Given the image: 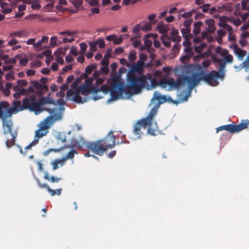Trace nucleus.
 Wrapping results in <instances>:
<instances>
[{
    "label": "nucleus",
    "instance_id": "nucleus-1",
    "mask_svg": "<svg viewBox=\"0 0 249 249\" xmlns=\"http://www.w3.org/2000/svg\"><path fill=\"white\" fill-rule=\"evenodd\" d=\"M178 71L180 73H178L179 76L176 81L173 78H170L165 81H161L160 84L164 87H166L168 85L170 89L180 90L187 83L188 89L185 95H184V92H181L178 95L179 101L182 102L187 100L191 95L193 88L199 85L201 80L203 79L210 85L215 86L219 84L218 79H223L225 76V71L219 70L218 71H212L210 72L204 74L202 77H201L200 74L197 72L193 73L189 75L186 67L181 68Z\"/></svg>",
    "mask_w": 249,
    "mask_h": 249
},
{
    "label": "nucleus",
    "instance_id": "nucleus-2",
    "mask_svg": "<svg viewBox=\"0 0 249 249\" xmlns=\"http://www.w3.org/2000/svg\"><path fill=\"white\" fill-rule=\"evenodd\" d=\"M112 99L124 98L126 96L138 94L141 91L140 76L137 77L132 72L127 75V86L116 78L108 80Z\"/></svg>",
    "mask_w": 249,
    "mask_h": 249
},
{
    "label": "nucleus",
    "instance_id": "nucleus-3",
    "mask_svg": "<svg viewBox=\"0 0 249 249\" xmlns=\"http://www.w3.org/2000/svg\"><path fill=\"white\" fill-rule=\"evenodd\" d=\"M103 92V94L106 95L109 92H110V86L109 84L103 85L100 88L91 89L86 86L82 85L77 87L73 84L71 86V89L67 92V96L70 100L78 103H83L88 100V95L91 92L94 94L93 99L95 101L102 98V95H99V92Z\"/></svg>",
    "mask_w": 249,
    "mask_h": 249
},
{
    "label": "nucleus",
    "instance_id": "nucleus-4",
    "mask_svg": "<svg viewBox=\"0 0 249 249\" xmlns=\"http://www.w3.org/2000/svg\"><path fill=\"white\" fill-rule=\"evenodd\" d=\"M47 111L50 115L41 121L37 125L38 129L35 132L33 144H37L38 140L49 133V128L54 122L61 119V114L58 112L57 109H48Z\"/></svg>",
    "mask_w": 249,
    "mask_h": 249
},
{
    "label": "nucleus",
    "instance_id": "nucleus-5",
    "mask_svg": "<svg viewBox=\"0 0 249 249\" xmlns=\"http://www.w3.org/2000/svg\"><path fill=\"white\" fill-rule=\"evenodd\" d=\"M84 145L94 154L102 156L108 149L115 146V136L113 132L110 131L106 138L92 142H85Z\"/></svg>",
    "mask_w": 249,
    "mask_h": 249
},
{
    "label": "nucleus",
    "instance_id": "nucleus-6",
    "mask_svg": "<svg viewBox=\"0 0 249 249\" xmlns=\"http://www.w3.org/2000/svg\"><path fill=\"white\" fill-rule=\"evenodd\" d=\"M149 113L146 118L138 121L134 125L133 132L137 138H140L143 132L147 129V133L152 136L156 135L158 127L154 121L155 117Z\"/></svg>",
    "mask_w": 249,
    "mask_h": 249
},
{
    "label": "nucleus",
    "instance_id": "nucleus-7",
    "mask_svg": "<svg viewBox=\"0 0 249 249\" xmlns=\"http://www.w3.org/2000/svg\"><path fill=\"white\" fill-rule=\"evenodd\" d=\"M9 107V104L7 102L0 103V118L2 121V127L4 130V133L7 134L10 133L11 139H7L6 141V145L7 147H10L15 143L17 134L12 132V127L13 126V122L10 118L4 116V111L2 108H7Z\"/></svg>",
    "mask_w": 249,
    "mask_h": 249
},
{
    "label": "nucleus",
    "instance_id": "nucleus-8",
    "mask_svg": "<svg viewBox=\"0 0 249 249\" xmlns=\"http://www.w3.org/2000/svg\"><path fill=\"white\" fill-rule=\"evenodd\" d=\"M24 105L26 107L30 108V111H34L35 114L37 115L46 109L43 106L46 104H54L55 101L48 98H42L36 99L34 95L30 96V99H26L24 101ZM46 110L47 111V109Z\"/></svg>",
    "mask_w": 249,
    "mask_h": 249
},
{
    "label": "nucleus",
    "instance_id": "nucleus-9",
    "mask_svg": "<svg viewBox=\"0 0 249 249\" xmlns=\"http://www.w3.org/2000/svg\"><path fill=\"white\" fill-rule=\"evenodd\" d=\"M215 52L219 54L221 56L224 57L223 60L220 58H217L216 57H213V60L214 62L219 64L218 70L219 71H225V68L226 63H231L233 62V57L231 54H229V51L225 49H223L221 47H217L215 49Z\"/></svg>",
    "mask_w": 249,
    "mask_h": 249
},
{
    "label": "nucleus",
    "instance_id": "nucleus-10",
    "mask_svg": "<svg viewBox=\"0 0 249 249\" xmlns=\"http://www.w3.org/2000/svg\"><path fill=\"white\" fill-rule=\"evenodd\" d=\"M167 101L170 102H173L172 98L170 96L167 97L166 95H162L158 91H155L153 96L151 100V103L149 104V106H150L152 104H154L149 112V113L151 114L150 115H153V116L155 117L160 105L166 102Z\"/></svg>",
    "mask_w": 249,
    "mask_h": 249
},
{
    "label": "nucleus",
    "instance_id": "nucleus-11",
    "mask_svg": "<svg viewBox=\"0 0 249 249\" xmlns=\"http://www.w3.org/2000/svg\"><path fill=\"white\" fill-rule=\"evenodd\" d=\"M170 78H171L170 77ZM169 79H170V78L166 79H160L159 81V82H158L157 79L155 77H153L150 73H147L146 75H142L140 76L141 90L143 88H146L148 90L157 87L158 85H160L161 87L164 88H167L168 90H170L168 85L166 87H164L160 84V82L161 81H165Z\"/></svg>",
    "mask_w": 249,
    "mask_h": 249
},
{
    "label": "nucleus",
    "instance_id": "nucleus-12",
    "mask_svg": "<svg viewBox=\"0 0 249 249\" xmlns=\"http://www.w3.org/2000/svg\"><path fill=\"white\" fill-rule=\"evenodd\" d=\"M170 78H171L170 77ZM169 79H170V78L166 79H160L159 81V82H158L157 79L155 77H153L150 73H147L146 75H142L140 76L141 90L143 88H146L148 90L157 87L158 85H160L161 87L164 88H167L168 90H170L168 85L166 87H164L160 84V82L161 81H165Z\"/></svg>",
    "mask_w": 249,
    "mask_h": 249
},
{
    "label": "nucleus",
    "instance_id": "nucleus-13",
    "mask_svg": "<svg viewBox=\"0 0 249 249\" xmlns=\"http://www.w3.org/2000/svg\"><path fill=\"white\" fill-rule=\"evenodd\" d=\"M249 125V120H243L238 124H232L219 126L216 128V132L218 133L219 131L226 130L231 133H235L248 128Z\"/></svg>",
    "mask_w": 249,
    "mask_h": 249
},
{
    "label": "nucleus",
    "instance_id": "nucleus-14",
    "mask_svg": "<svg viewBox=\"0 0 249 249\" xmlns=\"http://www.w3.org/2000/svg\"><path fill=\"white\" fill-rule=\"evenodd\" d=\"M31 83L32 86L30 87H33L34 92L35 91V89L36 93L39 95H41L48 89L47 86L42 84L37 81H31Z\"/></svg>",
    "mask_w": 249,
    "mask_h": 249
},
{
    "label": "nucleus",
    "instance_id": "nucleus-15",
    "mask_svg": "<svg viewBox=\"0 0 249 249\" xmlns=\"http://www.w3.org/2000/svg\"><path fill=\"white\" fill-rule=\"evenodd\" d=\"M49 41V37L44 36L42 38L34 44V49L35 51H39L46 48L45 45Z\"/></svg>",
    "mask_w": 249,
    "mask_h": 249
},
{
    "label": "nucleus",
    "instance_id": "nucleus-16",
    "mask_svg": "<svg viewBox=\"0 0 249 249\" xmlns=\"http://www.w3.org/2000/svg\"><path fill=\"white\" fill-rule=\"evenodd\" d=\"M231 48L233 49L234 53L237 56L238 59L240 60H243L247 54L246 51L239 48L236 44H233Z\"/></svg>",
    "mask_w": 249,
    "mask_h": 249
},
{
    "label": "nucleus",
    "instance_id": "nucleus-17",
    "mask_svg": "<svg viewBox=\"0 0 249 249\" xmlns=\"http://www.w3.org/2000/svg\"><path fill=\"white\" fill-rule=\"evenodd\" d=\"M129 71L128 72H132L134 73L137 72L138 73H142L143 72L144 64L140 62L137 61L136 63H133L131 66Z\"/></svg>",
    "mask_w": 249,
    "mask_h": 249
},
{
    "label": "nucleus",
    "instance_id": "nucleus-18",
    "mask_svg": "<svg viewBox=\"0 0 249 249\" xmlns=\"http://www.w3.org/2000/svg\"><path fill=\"white\" fill-rule=\"evenodd\" d=\"M13 89L14 91L20 92V93H22L23 95H26L30 93H34L33 87H29L27 89H25L19 86L18 84L17 85L13 87Z\"/></svg>",
    "mask_w": 249,
    "mask_h": 249
},
{
    "label": "nucleus",
    "instance_id": "nucleus-19",
    "mask_svg": "<svg viewBox=\"0 0 249 249\" xmlns=\"http://www.w3.org/2000/svg\"><path fill=\"white\" fill-rule=\"evenodd\" d=\"M26 99H30V97L29 98H25L23 100V103H22V105H21V102L19 100L13 102L12 107L13 108H14V109L15 110H16L17 112H18L19 110H22L24 109H28L29 110H30V108H29V107H26L27 106H26V105H24V101Z\"/></svg>",
    "mask_w": 249,
    "mask_h": 249
},
{
    "label": "nucleus",
    "instance_id": "nucleus-20",
    "mask_svg": "<svg viewBox=\"0 0 249 249\" xmlns=\"http://www.w3.org/2000/svg\"><path fill=\"white\" fill-rule=\"evenodd\" d=\"M205 23L207 24L208 27L205 31H207V32H209L210 33H213L216 29L214 26V20L212 19H207L205 21Z\"/></svg>",
    "mask_w": 249,
    "mask_h": 249
},
{
    "label": "nucleus",
    "instance_id": "nucleus-21",
    "mask_svg": "<svg viewBox=\"0 0 249 249\" xmlns=\"http://www.w3.org/2000/svg\"><path fill=\"white\" fill-rule=\"evenodd\" d=\"M171 40L175 42L181 41V37L178 35V32L175 29H173L170 33Z\"/></svg>",
    "mask_w": 249,
    "mask_h": 249
},
{
    "label": "nucleus",
    "instance_id": "nucleus-22",
    "mask_svg": "<svg viewBox=\"0 0 249 249\" xmlns=\"http://www.w3.org/2000/svg\"><path fill=\"white\" fill-rule=\"evenodd\" d=\"M12 84L10 83H7L5 86H3L1 83H0V89L3 91L6 96H8L10 94V89L12 88Z\"/></svg>",
    "mask_w": 249,
    "mask_h": 249
},
{
    "label": "nucleus",
    "instance_id": "nucleus-23",
    "mask_svg": "<svg viewBox=\"0 0 249 249\" xmlns=\"http://www.w3.org/2000/svg\"><path fill=\"white\" fill-rule=\"evenodd\" d=\"M203 23L202 21H197L194 24V29L193 30V33L197 35L200 33L201 31L200 27L202 26Z\"/></svg>",
    "mask_w": 249,
    "mask_h": 249
},
{
    "label": "nucleus",
    "instance_id": "nucleus-24",
    "mask_svg": "<svg viewBox=\"0 0 249 249\" xmlns=\"http://www.w3.org/2000/svg\"><path fill=\"white\" fill-rule=\"evenodd\" d=\"M85 80L84 84L83 85L84 86H86V87H89L91 89L92 88H96L94 87L93 85H92V83L94 80V78L93 77H88V76L86 75L85 76Z\"/></svg>",
    "mask_w": 249,
    "mask_h": 249
},
{
    "label": "nucleus",
    "instance_id": "nucleus-25",
    "mask_svg": "<svg viewBox=\"0 0 249 249\" xmlns=\"http://www.w3.org/2000/svg\"><path fill=\"white\" fill-rule=\"evenodd\" d=\"M77 152L74 149H71L64 157L62 158V161L65 163L68 160L73 159L75 154Z\"/></svg>",
    "mask_w": 249,
    "mask_h": 249
},
{
    "label": "nucleus",
    "instance_id": "nucleus-26",
    "mask_svg": "<svg viewBox=\"0 0 249 249\" xmlns=\"http://www.w3.org/2000/svg\"><path fill=\"white\" fill-rule=\"evenodd\" d=\"M71 146L70 145H65L64 147H61L59 149H53V148L49 149L46 150V151L44 152L43 155L46 156L48 155L51 152L53 151L55 152H58L61 151V150H62L63 149H64L65 148H71Z\"/></svg>",
    "mask_w": 249,
    "mask_h": 249
},
{
    "label": "nucleus",
    "instance_id": "nucleus-27",
    "mask_svg": "<svg viewBox=\"0 0 249 249\" xmlns=\"http://www.w3.org/2000/svg\"><path fill=\"white\" fill-rule=\"evenodd\" d=\"M51 164L53 165V170H55L58 168L59 164L60 165V166H61L65 164V162L63 161H62V160L61 159L60 160H55L53 161L51 163Z\"/></svg>",
    "mask_w": 249,
    "mask_h": 249
},
{
    "label": "nucleus",
    "instance_id": "nucleus-28",
    "mask_svg": "<svg viewBox=\"0 0 249 249\" xmlns=\"http://www.w3.org/2000/svg\"><path fill=\"white\" fill-rule=\"evenodd\" d=\"M183 37L184 38H191L192 35L191 34V30L189 28H182L180 30Z\"/></svg>",
    "mask_w": 249,
    "mask_h": 249
},
{
    "label": "nucleus",
    "instance_id": "nucleus-29",
    "mask_svg": "<svg viewBox=\"0 0 249 249\" xmlns=\"http://www.w3.org/2000/svg\"><path fill=\"white\" fill-rule=\"evenodd\" d=\"M157 28L160 33L165 34L167 32V28L162 22H159L157 24Z\"/></svg>",
    "mask_w": 249,
    "mask_h": 249
},
{
    "label": "nucleus",
    "instance_id": "nucleus-30",
    "mask_svg": "<svg viewBox=\"0 0 249 249\" xmlns=\"http://www.w3.org/2000/svg\"><path fill=\"white\" fill-rule=\"evenodd\" d=\"M162 42L164 45L166 47H169L171 46L169 37L167 36L166 35H163L161 36Z\"/></svg>",
    "mask_w": 249,
    "mask_h": 249
},
{
    "label": "nucleus",
    "instance_id": "nucleus-31",
    "mask_svg": "<svg viewBox=\"0 0 249 249\" xmlns=\"http://www.w3.org/2000/svg\"><path fill=\"white\" fill-rule=\"evenodd\" d=\"M44 178L46 180H49L52 182H58L59 180H60L61 178H56L54 176H52V177H50L48 173H45L44 175Z\"/></svg>",
    "mask_w": 249,
    "mask_h": 249
},
{
    "label": "nucleus",
    "instance_id": "nucleus-32",
    "mask_svg": "<svg viewBox=\"0 0 249 249\" xmlns=\"http://www.w3.org/2000/svg\"><path fill=\"white\" fill-rule=\"evenodd\" d=\"M57 103L61 106L59 108H54V109H57L58 112H60L61 114V116H62V112L64 110V107L63 106L65 104V101L63 99H59L57 100Z\"/></svg>",
    "mask_w": 249,
    "mask_h": 249
},
{
    "label": "nucleus",
    "instance_id": "nucleus-33",
    "mask_svg": "<svg viewBox=\"0 0 249 249\" xmlns=\"http://www.w3.org/2000/svg\"><path fill=\"white\" fill-rule=\"evenodd\" d=\"M209 32L207 31H202L201 35L203 38H205L208 42H212L213 40V38L212 36L209 35Z\"/></svg>",
    "mask_w": 249,
    "mask_h": 249
},
{
    "label": "nucleus",
    "instance_id": "nucleus-34",
    "mask_svg": "<svg viewBox=\"0 0 249 249\" xmlns=\"http://www.w3.org/2000/svg\"><path fill=\"white\" fill-rule=\"evenodd\" d=\"M228 18L226 17H220L219 18V22L218 25L222 28H224L228 24L226 23V20Z\"/></svg>",
    "mask_w": 249,
    "mask_h": 249
},
{
    "label": "nucleus",
    "instance_id": "nucleus-35",
    "mask_svg": "<svg viewBox=\"0 0 249 249\" xmlns=\"http://www.w3.org/2000/svg\"><path fill=\"white\" fill-rule=\"evenodd\" d=\"M137 58V53L135 51L130 52L128 56V59L130 63L133 62Z\"/></svg>",
    "mask_w": 249,
    "mask_h": 249
},
{
    "label": "nucleus",
    "instance_id": "nucleus-36",
    "mask_svg": "<svg viewBox=\"0 0 249 249\" xmlns=\"http://www.w3.org/2000/svg\"><path fill=\"white\" fill-rule=\"evenodd\" d=\"M97 68L96 64L93 63L87 67L85 71L87 74H90L92 71L95 70Z\"/></svg>",
    "mask_w": 249,
    "mask_h": 249
},
{
    "label": "nucleus",
    "instance_id": "nucleus-37",
    "mask_svg": "<svg viewBox=\"0 0 249 249\" xmlns=\"http://www.w3.org/2000/svg\"><path fill=\"white\" fill-rule=\"evenodd\" d=\"M206 44L205 43H202L200 45L195 46V50L196 53H201L203 49L206 48Z\"/></svg>",
    "mask_w": 249,
    "mask_h": 249
},
{
    "label": "nucleus",
    "instance_id": "nucleus-38",
    "mask_svg": "<svg viewBox=\"0 0 249 249\" xmlns=\"http://www.w3.org/2000/svg\"><path fill=\"white\" fill-rule=\"evenodd\" d=\"M57 140L59 142H66L65 134L63 133H59L57 136Z\"/></svg>",
    "mask_w": 249,
    "mask_h": 249
},
{
    "label": "nucleus",
    "instance_id": "nucleus-39",
    "mask_svg": "<svg viewBox=\"0 0 249 249\" xmlns=\"http://www.w3.org/2000/svg\"><path fill=\"white\" fill-rule=\"evenodd\" d=\"M24 31H18L17 32H12L9 34L10 37L18 36L21 37L24 34Z\"/></svg>",
    "mask_w": 249,
    "mask_h": 249
},
{
    "label": "nucleus",
    "instance_id": "nucleus-40",
    "mask_svg": "<svg viewBox=\"0 0 249 249\" xmlns=\"http://www.w3.org/2000/svg\"><path fill=\"white\" fill-rule=\"evenodd\" d=\"M16 113H17L16 110L12 107L7 109L6 112L5 113H4V116H6L7 117L10 118L13 114Z\"/></svg>",
    "mask_w": 249,
    "mask_h": 249
},
{
    "label": "nucleus",
    "instance_id": "nucleus-41",
    "mask_svg": "<svg viewBox=\"0 0 249 249\" xmlns=\"http://www.w3.org/2000/svg\"><path fill=\"white\" fill-rule=\"evenodd\" d=\"M191 57V56L189 55L188 54H185L184 55H182L180 58V60L181 62L183 64H186L187 63Z\"/></svg>",
    "mask_w": 249,
    "mask_h": 249
},
{
    "label": "nucleus",
    "instance_id": "nucleus-42",
    "mask_svg": "<svg viewBox=\"0 0 249 249\" xmlns=\"http://www.w3.org/2000/svg\"><path fill=\"white\" fill-rule=\"evenodd\" d=\"M130 41L135 48H137L141 45L140 41L137 40L136 36L132 37L130 38Z\"/></svg>",
    "mask_w": 249,
    "mask_h": 249
},
{
    "label": "nucleus",
    "instance_id": "nucleus-43",
    "mask_svg": "<svg viewBox=\"0 0 249 249\" xmlns=\"http://www.w3.org/2000/svg\"><path fill=\"white\" fill-rule=\"evenodd\" d=\"M62 191V189H58L56 190H53L51 188L49 189L48 192L51 194V195L53 196L54 195H60L61 194Z\"/></svg>",
    "mask_w": 249,
    "mask_h": 249
},
{
    "label": "nucleus",
    "instance_id": "nucleus-44",
    "mask_svg": "<svg viewBox=\"0 0 249 249\" xmlns=\"http://www.w3.org/2000/svg\"><path fill=\"white\" fill-rule=\"evenodd\" d=\"M71 3L75 8L80 7L83 4V0H70Z\"/></svg>",
    "mask_w": 249,
    "mask_h": 249
},
{
    "label": "nucleus",
    "instance_id": "nucleus-45",
    "mask_svg": "<svg viewBox=\"0 0 249 249\" xmlns=\"http://www.w3.org/2000/svg\"><path fill=\"white\" fill-rule=\"evenodd\" d=\"M156 17V14H153L150 15L148 16V19L150 21V22L151 24H155L157 23V20H155V18Z\"/></svg>",
    "mask_w": 249,
    "mask_h": 249
},
{
    "label": "nucleus",
    "instance_id": "nucleus-46",
    "mask_svg": "<svg viewBox=\"0 0 249 249\" xmlns=\"http://www.w3.org/2000/svg\"><path fill=\"white\" fill-rule=\"evenodd\" d=\"M147 59V56L145 54L143 53H141L139 54V59L138 61V62H140L141 63H142L144 65V62Z\"/></svg>",
    "mask_w": 249,
    "mask_h": 249
},
{
    "label": "nucleus",
    "instance_id": "nucleus-47",
    "mask_svg": "<svg viewBox=\"0 0 249 249\" xmlns=\"http://www.w3.org/2000/svg\"><path fill=\"white\" fill-rule=\"evenodd\" d=\"M90 51L91 52H95L97 50V43L95 42H90L89 43Z\"/></svg>",
    "mask_w": 249,
    "mask_h": 249
},
{
    "label": "nucleus",
    "instance_id": "nucleus-48",
    "mask_svg": "<svg viewBox=\"0 0 249 249\" xmlns=\"http://www.w3.org/2000/svg\"><path fill=\"white\" fill-rule=\"evenodd\" d=\"M151 24L150 23H146L142 26V30L143 31H148L151 30Z\"/></svg>",
    "mask_w": 249,
    "mask_h": 249
},
{
    "label": "nucleus",
    "instance_id": "nucleus-49",
    "mask_svg": "<svg viewBox=\"0 0 249 249\" xmlns=\"http://www.w3.org/2000/svg\"><path fill=\"white\" fill-rule=\"evenodd\" d=\"M249 0H243L241 2L242 9L248 10Z\"/></svg>",
    "mask_w": 249,
    "mask_h": 249
},
{
    "label": "nucleus",
    "instance_id": "nucleus-50",
    "mask_svg": "<svg viewBox=\"0 0 249 249\" xmlns=\"http://www.w3.org/2000/svg\"><path fill=\"white\" fill-rule=\"evenodd\" d=\"M57 38L56 36H53L50 39V45L51 47L56 46Z\"/></svg>",
    "mask_w": 249,
    "mask_h": 249
},
{
    "label": "nucleus",
    "instance_id": "nucleus-51",
    "mask_svg": "<svg viewBox=\"0 0 249 249\" xmlns=\"http://www.w3.org/2000/svg\"><path fill=\"white\" fill-rule=\"evenodd\" d=\"M17 84H18L19 86L24 88L28 84V82L24 79H21L18 80Z\"/></svg>",
    "mask_w": 249,
    "mask_h": 249
},
{
    "label": "nucleus",
    "instance_id": "nucleus-52",
    "mask_svg": "<svg viewBox=\"0 0 249 249\" xmlns=\"http://www.w3.org/2000/svg\"><path fill=\"white\" fill-rule=\"evenodd\" d=\"M148 37L147 35L144 36V44L146 47L150 48L152 46V42L147 38Z\"/></svg>",
    "mask_w": 249,
    "mask_h": 249
},
{
    "label": "nucleus",
    "instance_id": "nucleus-53",
    "mask_svg": "<svg viewBox=\"0 0 249 249\" xmlns=\"http://www.w3.org/2000/svg\"><path fill=\"white\" fill-rule=\"evenodd\" d=\"M30 65L32 68H39L41 65V62L40 61H34L30 63Z\"/></svg>",
    "mask_w": 249,
    "mask_h": 249
},
{
    "label": "nucleus",
    "instance_id": "nucleus-54",
    "mask_svg": "<svg viewBox=\"0 0 249 249\" xmlns=\"http://www.w3.org/2000/svg\"><path fill=\"white\" fill-rule=\"evenodd\" d=\"M123 41V36L122 35H120L119 37H117L116 36V37L115 40H114L113 43L115 45H119L122 43Z\"/></svg>",
    "mask_w": 249,
    "mask_h": 249
},
{
    "label": "nucleus",
    "instance_id": "nucleus-55",
    "mask_svg": "<svg viewBox=\"0 0 249 249\" xmlns=\"http://www.w3.org/2000/svg\"><path fill=\"white\" fill-rule=\"evenodd\" d=\"M141 29H142V26H141V24L139 23V24L136 25L134 27V28L132 29V32L134 34H137Z\"/></svg>",
    "mask_w": 249,
    "mask_h": 249
},
{
    "label": "nucleus",
    "instance_id": "nucleus-56",
    "mask_svg": "<svg viewBox=\"0 0 249 249\" xmlns=\"http://www.w3.org/2000/svg\"><path fill=\"white\" fill-rule=\"evenodd\" d=\"M31 7L33 9L36 10L39 9L41 7V5L38 2L34 0L31 4Z\"/></svg>",
    "mask_w": 249,
    "mask_h": 249
},
{
    "label": "nucleus",
    "instance_id": "nucleus-57",
    "mask_svg": "<svg viewBox=\"0 0 249 249\" xmlns=\"http://www.w3.org/2000/svg\"><path fill=\"white\" fill-rule=\"evenodd\" d=\"M210 6V4H205L202 6H200V8L202 9V11L203 13H206L209 11Z\"/></svg>",
    "mask_w": 249,
    "mask_h": 249
},
{
    "label": "nucleus",
    "instance_id": "nucleus-58",
    "mask_svg": "<svg viewBox=\"0 0 249 249\" xmlns=\"http://www.w3.org/2000/svg\"><path fill=\"white\" fill-rule=\"evenodd\" d=\"M120 62L123 65H125L128 68L130 67V63L127 61V60L125 58H123L120 59Z\"/></svg>",
    "mask_w": 249,
    "mask_h": 249
},
{
    "label": "nucleus",
    "instance_id": "nucleus-59",
    "mask_svg": "<svg viewBox=\"0 0 249 249\" xmlns=\"http://www.w3.org/2000/svg\"><path fill=\"white\" fill-rule=\"evenodd\" d=\"M80 47L82 52L81 53L83 54H84L87 48V45L86 43L82 42L80 44Z\"/></svg>",
    "mask_w": 249,
    "mask_h": 249
},
{
    "label": "nucleus",
    "instance_id": "nucleus-60",
    "mask_svg": "<svg viewBox=\"0 0 249 249\" xmlns=\"http://www.w3.org/2000/svg\"><path fill=\"white\" fill-rule=\"evenodd\" d=\"M95 42L97 43V45H98L100 48H103L105 46V42L102 39H99Z\"/></svg>",
    "mask_w": 249,
    "mask_h": 249
},
{
    "label": "nucleus",
    "instance_id": "nucleus-61",
    "mask_svg": "<svg viewBox=\"0 0 249 249\" xmlns=\"http://www.w3.org/2000/svg\"><path fill=\"white\" fill-rule=\"evenodd\" d=\"M193 22L192 19H188L184 21L183 23V25L185 27V28H189V27L191 26L192 23Z\"/></svg>",
    "mask_w": 249,
    "mask_h": 249
},
{
    "label": "nucleus",
    "instance_id": "nucleus-62",
    "mask_svg": "<svg viewBox=\"0 0 249 249\" xmlns=\"http://www.w3.org/2000/svg\"><path fill=\"white\" fill-rule=\"evenodd\" d=\"M217 34L218 35V36L220 37V39H221L222 38L226 35V32L223 30V29H219L217 32Z\"/></svg>",
    "mask_w": 249,
    "mask_h": 249
},
{
    "label": "nucleus",
    "instance_id": "nucleus-63",
    "mask_svg": "<svg viewBox=\"0 0 249 249\" xmlns=\"http://www.w3.org/2000/svg\"><path fill=\"white\" fill-rule=\"evenodd\" d=\"M9 56L7 54H0V60L4 61L5 63H7L9 60Z\"/></svg>",
    "mask_w": 249,
    "mask_h": 249
},
{
    "label": "nucleus",
    "instance_id": "nucleus-64",
    "mask_svg": "<svg viewBox=\"0 0 249 249\" xmlns=\"http://www.w3.org/2000/svg\"><path fill=\"white\" fill-rule=\"evenodd\" d=\"M184 52L185 53V54H188L189 55L192 56L193 55L192 53V48L190 47H186L184 50Z\"/></svg>",
    "mask_w": 249,
    "mask_h": 249
}]
</instances>
